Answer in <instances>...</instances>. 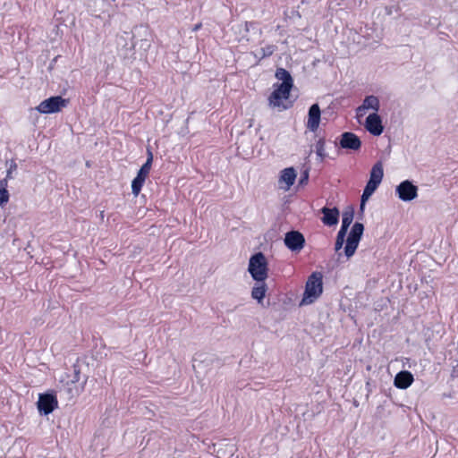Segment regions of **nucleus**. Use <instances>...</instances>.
Here are the masks:
<instances>
[{"mask_svg": "<svg viewBox=\"0 0 458 458\" xmlns=\"http://www.w3.org/2000/svg\"><path fill=\"white\" fill-rule=\"evenodd\" d=\"M323 276L320 272H313L306 282L301 305L313 303L323 293Z\"/></svg>", "mask_w": 458, "mask_h": 458, "instance_id": "1", "label": "nucleus"}, {"mask_svg": "<svg viewBox=\"0 0 458 458\" xmlns=\"http://www.w3.org/2000/svg\"><path fill=\"white\" fill-rule=\"evenodd\" d=\"M248 272L257 283L263 282L267 278L268 263L263 252H256L250 258Z\"/></svg>", "mask_w": 458, "mask_h": 458, "instance_id": "2", "label": "nucleus"}, {"mask_svg": "<svg viewBox=\"0 0 458 458\" xmlns=\"http://www.w3.org/2000/svg\"><path fill=\"white\" fill-rule=\"evenodd\" d=\"M292 87L280 85L277 83L274 84V90L268 98V105L271 107H278L283 110H286L292 106V103L284 104L283 100H287L290 98Z\"/></svg>", "mask_w": 458, "mask_h": 458, "instance_id": "3", "label": "nucleus"}, {"mask_svg": "<svg viewBox=\"0 0 458 458\" xmlns=\"http://www.w3.org/2000/svg\"><path fill=\"white\" fill-rule=\"evenodd\" d=\"M364 233V225L360 222H355L351 228L344 247V255L347 259L352 257L359 246Z\"/></svg>", "mask_w": 458, "mask_h": 458, "instance_id": "4", "label": "nucleus"}, {"mask_svg": "<svg viewBox=\"0 0 458 458\" xmlns=\"http://www.w3.org/2000/svg\"><path fill=\"white\" fill-rule=\"evenodd\" d=\"M58 401L54 391H47L38 394L37 407L40 415L47 416L57 408Z\"/></svg>", "mask_w": 458, "mask_h": 458, "instance_id": "5", "label": "nucleus"}, {"mask_svg": "<svg viewBox=\"0 0 458 458\" xmlns=\"http://www.w3.org/2000/svg\"><path fill=\"white\" fill-rule=\"evenodd\" d=\"M68 103L69 99L63 98L61 96H54L43 100L36 109L41 114H54L61 111Z\"/></svg>", "mask_w": 458, "mask_h": 458, "instance_id": "6", "label": "nucleus"}, {"mask_svg": "<svg viewBox=\"0 0 458 458\" xmlns=\"http://www.w3.org/2000/svg\"><path fill=\"white\" fill-rule=\"evenodd\" d=\"M395 194L404 202L411 201L418 196V186L410 180H404L396 186Z\"/></svg>", "mask_w": 458, "mask_h": 458, "instance_id": "7", "label": "nucleus"}, {"mask_svg": "<svg viewBox=\"0 0 458 458\" xmlns=\"http://www.w3.org/2000/svg\"><path fill=\"white\" fill-rule=\"evenodd\" d=\"M361 144L360 137L352 131L343 132L338 138V142H335V145L339 146L341 148L352 151L360 150Z\"/></svg>", "mask_w": 458, "mask_h": 458, "instance_id": "8", "label": "nucleus"}, {"mask_svg": "<svg viewBox=\"0 0 458 458\" xmlns=\"http://www.w3.org/2000/svg\"><path fill=\"white\" fill-rule=\"evenodd\" d=\"M284 242L291 251L298 252L303 249L305 245V238L301 232L297 230H291L285 233Z\"/></svg>", "mask_w": 458, "mask_h": 458, "instance_id": "9", "label": "nucleus"}, {"mask_svg": "<svg viewBox=\"0 0 458 458\" xmlns=\"http://www.w3.org/2000/svg\"><path fill=\"white\" fill-rule=\"evenodd\" d=\"M364 126L373 136H379L384 131L382 118L377 113L369 114L366 117Z\"/></svg>", "mask_w": 458, "mask_h": 458, "instance_id": "10", "label": "nucleus"}, {"mask_svg": "<svg viewBox=\"0 0 458 458\" xmlns=\"http://www.w3.org/2000/svg\"><path fill=\"white\" fill-rule=\"evenodd\" d=\"M321 110L318 103L311 105L308 112L307 128L310 131H316L319 126Z\"/></svg>", "mask_w": 458, "mask_h": 458, "instance_id": "11", "label": "nucleus"}, {"mask_svg": "<svg viewBox=\"0 0 458 458\" xmlns=\"http://www.w3.org/2000/svg\"><path fill=\"white\" fill-rule=\"evenodd\" d=\"M320 212L323 215L321 221L325 225L334 226L338 224L340 211L336 207L328 208L325 206L320 209Z\"/></svg>", "mask_w": 458, "mask_h": 458, "instance_id": "12", "label": "nucleus"}, {"mask_svg": "<svg viewBox=\"0 0 458 458\" xmlns=\"http://www.w3.org/2000/svg\"><path fill=\"white\" fill-rule=\"evenodd\" d=\"M413 380L414 377L411 371L402 370L395 375L394 386L399 389H406L412 384Z\"/></svg>", "mask_w": 458, "mask_h": 458, "instance_id": "13", "label": "nucleus"}, {"mask_svg": "<svg viewBox=\"0 0 458 458\" xmlns=\"http://www.w3.org/2000/svg\"><path fill=\"white\" fill-rule=\"evenodd\" d=\"M275 77L281 81L278 82L280 85L293 87V79L289 71L284 68L279 67L276 70Z\"/></svg>", "mask_w": 458, "mask_h": 458, "instance_id": "14", "label": "nucleus"}, {"mask_svg": "<svg viewBox=\"0 0 458 458\" xmlns=\"http://www.w3.org/2000/svg\"><path fill=\"white\" fill-rule=\"evenodd\" d=\"M297 174L293 167H287L281 171L280 182L286 184V189L293 185Z\"/></svg>", "mask_w": 458, "mask_h": 458, "instance_id": "15", "label": "nucleus"}, {"mask_svg": "<svg viewBox=\"0 0 458 458\" xmlns=\"http://www.w3.org/2000/svg\"><path fill=\"white\" fill-rule=\"evenodd\" d=\"M384 176L383 165L380 161H377L371 168L369 173V181L380 184Z\"/></svg>", "mask_w": 458, "mask_h": 458, "instance_id": "16", "label": "nucleus"}, {"mask_svg": "<svg viewBox=\"0 0 458 458\" xmlns=\"http://www.w3.org/2000/svg\"><path fill=\"white\" fill-rule=\"evenodd\" d=\"M379 107H380V103H379L378 98L374 95H370V96H367L364 98L363 103L360 106H359L358 111H360L362 109L363 110L372 109L375 111L374 113H377L379 110Z\"/></svg>", "mask_w": 458, "mask_h": 458, "instance_id": "17", "label": "nucleus"}, {"mask_svg": "<svg viewBox=\"0 0 458 458\" xmlns=\"http://www.w3.org/2000/svg\"><path fill=\"white\" fill-rule=\"evenodd\" d=\"M267 290V286L265 281L257 283L251 290V297L256 300L258 303H262L266 296Z\"/></svg>", "mask_w": 458, "mask_h": 458, "instance_id": "18", "label": "nucleus"}, {"mask_svg": "<svg viewBox=\"0 0 458 458\" xmlns=\"http://www.w3.org/2000/svg\"><path fill=\"white\" fill-rule=\"evenodd\" d=\"M354 216V208L348 206L342 215V226L350 227Z\"/></svg>", "mask_w": 458, "mask_h": 458, "instance_id": "19", "label": "nucleus"}, {"mask_svg": "<svg viewBox=\"0 0 458 458\" xmlns=\"http://www.w3.org/2000/svg\"><path fill=\"white\" fill-rule=\"evenodd\" d=\"M276 50V46L275 45H267L264 47H261L259 50V54L255 55L256 57H258L259 60L264 59L266 57L271 56L274 52Z\"/></svg>", "mask_w": 458, "mask_h": 458, "instance_id": "20", "label": "nucleus"}, {"mask_svg": "<svg viewBox=\"0 0 458 458\" xmlns=\"http://www.w3.org/2000/svg\"><path fill=\"white\" fill-rule=\"evenodd\" d=\"M5 187L6 178L0 181V206H3L9 201L10 195Z\"/></svg>", "mask_w": 458, "mask_h": 458, "instance_id": "21", "label": "nucleus"}, {"mask_svg": "<svg viewBox=\"0 0 458 458\" xmlns=\"http://www.w3.org/2000/svg\"><path fill=\"white\" fill-rule=\"evenodd\" d=\"M153 163V153L149 148H147V160L146 162L141 165L140 170L142 172H145L146 174H149V171L151 169V165Z\"/></svg>", "mask_w": 458, "mask_h": 458, "instance_id": "22", "label": "nucleus"}, {"mask_svg": "<svg viewBox=\"0 0 458 458\" xmlns=\"http://www.w3.org/2000/svg\"><path fill=\"white\" fill-rule=\"evenodd\" d=\"M325 143L326 141L324 138H320L316 143V153L321 161H323L327 157L325 152Z\"/></svg>", "mask_w": 458, "mask_h": 458, "instance_id": "23", "label": "nucleus"}, {"mask_svg": "<svg viewBox=\"0 0 458 458\" xmlns=\"http://www.w3.org/2000/svg\"><path fill=\"white\" fill-rule=\"evenodd\" d=\"M144 182L135 177L131 182V192L134 196H138L142 189Z\"/></svg>", "mask_w": 458, "mask_h": 458, "instance_id": "24", "label": "nucleus"}, {"mask_svg": "<svg viewBox=\"0 0 458 458\" xmlns=\"http://www.w3.org/2000/svg\"><path fill=\"white\" fill-rule=\"evenodd\" d=\"M81 380V369L77 365L73 366V371L72 375L71 376V378L69 379L67 385H74L76 383H79Z\"/></svg>", "mask_w": 458, "mask_h": 458, "instance_id": "25", "label": "nucleus"}, {"mask_svg": "<svg viewBox=\"0 0 458 458\" xmlns=\"http://www.w3.org/2000/svg\"><path fill=\"white\" fill-rule=\"evenodd\" d=\"M143 30L145 33H147V32H148L147 28H146V27H143V26H140V27L136 26V27L134 28V32H132V34H131V33H129V32H124V35H125L126 37H131V48H134V47H135V46H136V44H137V42H135V41H134V38H135L136 33H139V30Z\"/></svg>", "mask_w": 458, "mask_h": 458, "instance_id": "26", "label": "nucleus"}, {"mask_svg": "<svg viewBox=\"0 0 458 458\" xmlns=\"http://www.w3.org/2000/svg\"><path fill=\"white\" fill-rule=\"evenodd\" d=\"M87 378H85L81 383V386H75L74 389L71 386L68 387V392L72 394V395H78L81 391L83 390L84 385L86 384Z\"/></svg>", "mask_w": 458, "mask_h": 458, "instance_id": "27", "label": "nucleus"}, {"mask_svg": "<svg viewBox=\"0 0 458 458\" xmlns=\"http://www.w3.org/2000/svg\"><path fill=\"white\" fill-rule=\"evenodd\" d=\"M309 182V169H305L301 172L300 179H299V185H305Z\"/></svg>", "mask_w": 458, "mask_h": 458, "instance_id": "28", "label": "nucleus"}, {"mask_svg": "<svg viewBox=\"0 0 458 458\" xmlns=\"http://www.w3.org/2000/svg\"><path fill=\"white\" fill-rule=\"evenodd\" d=\"M400 7L398 5H391L386 6L385 11L387 15H393L394 13H397L399 15Z\"/></svg>", "mask_w": 458, "mask_h": 458, "instance_id": "29", "label": "nucleus"}, {"mask_svg": "<svg viewBox=\"0 0 458 458\" xmlns=\"http://www.w3.org/2000/svg\"><path fill=\"white\" fill-rule=\"evenodd\" d=\"M378 186H379V184H377L375 182H371L368 181L364 189L373 194L376 191V190L378 188Z\"/></svg>", "mask_w": 458, "mask_h": 458, "instance_id": "30", "label": "nucleus"}, {"mask_svg": "<svg viewBox=\"0 0 458 458\" xmlns=\"http://www.w3.org/2000/svg\"><path fill=\"white\" fill-rule=\"evenodd\" d=\"M17 165L13 159H12L9 163V167L7 169L6 178H12V173L13 170H16Z\"/></svg>", "mask_w": 458, "mask_h": 458, "instance_id": "31", "label": "nucleus"}, {"mask_svg": "<svg viewBox=\"0 0 458 458\" xmlns=\"http://www.w3.org/2000/svg\"><path fill=\"white\" fill-rule=\"evenodd\" d=\"M348 229H349L348 227H344V226L341 225L340 230L338 231L336 237L345 240Z\"/></svg>", "mask_w": 458, "mask_h": 458, "instance_id": "32", "label": "nucleus"}, {"mask_svg": "<svg viewBox=\"0 0 458 458\" xmlns=\"http://www.w3.org/2000/svg\"><path fill=\"white\" fill-rule=\"evenodd\" d=\"M345 240L336 237L335 243V250L339 251L344 243Z\"/></svg>", "mask_w": 458, "mask_h": 458, "instance_id": "33", "label": "nucleus"}, {"mask_svg": "<svg viewBox=\"0 0 458 458\" xmlns=\"http://www.w3.org/2000/svg\"><path fill=\"white\" fill-rule=\"evenodd\" d=\"M372 193H370L369 191H368L367 190L363 189V192L361 194V197H360V200L363 201H368V199L371 197Z\"/></svg>", "mask_w": 458, "mask_h": 458, "instance_id": "34", "label": "nucleus"}, {"mask_svg": "<svg viewBox=\"0 0 458 458\" xmlns=\"http://www.w3.org/2000/svg\"><path fill=\"white\" fill-rule=\"evenodd\" d=\"M140 47H143L145 50L148 49L150 47V41L148 38L140 39Z\"/></svg>", "mask_w": 458, "mask_h": 458, "instance_id": "35", "label": "nucleus"}, {"mask_svg": "<svg viewBox=\"0 0 458 458\" xmlns=\"http://www.w3.org/2000/svg\"><path fill=\"white\" fill-rule=\"evenodd\" d=\"M148 174H146L145 172H142L141 170H139L138 173H137V175L136 177L142 180L144 182L146 181V178L148 177Z\"/></svg>", "mask_w": 458, "mask_h": 458, "instance_id": "36", "label": "nucleus"}, {"mask_svg": "<svg viewBox=\"0 0 458 458\" xmlns=\"http://www.w3.org/2000/svg\"><path fill=\"white\" fill-rule=\"evenodd\" d=\"M148 174H146L145 172H142L141 170H139L138 173H137V175L136 177L142 180L144 182L146 181V178L148 177Z\"/></svg>", "mask_w": 458, "mask_h": 458, "instance_id": "37", "label": "nucleus"}, {"mask_svg": "<svg viewBox=\"0 0 458 458\" xmlns=\"http://www.w3.org/2000/svg\"><path fill=\"white\" fill-rule=\"evenodd\" d=\"M60 57V55L55 56L49 64L48 70L54 69V66L57 61V59Z\"/></svg>", "mask_w": 458, "mask_h": 458, "instance_id": "38", "label": "nucleus"}, {"mask_svg": "<svg viewBox=\"0 0 458 458\" xmlns=\"http://www.w3.org/2000/svg\"><path fill=\"white\" fill-rule=\"evenodd\" d=\"M365 205H366V201L362 202V200H360V215H362L363 212H364Z\"/></svg>", "mask_w": 458, "mask_h": 458, "instance_id": "39", "label": "nucleus"}, {"mask_svg": "<svg viewBox=\"0 0 458 458\" xmlns=\"http://www.w3.org/2000/svg\"><path fill=\"white\" fill-rule=\"evenodd\" d=\"M252 25H253V23H252V22H248V21H247V22H245L246 30H249L250 26H252Z\"/></svg>", "mask_w": 458, "mask_h": 458, "instance_id": "40", "label": "nucleus"}, {"mask_svg": "<svg viewBox=\"0 0 458 458\" xmlns=\"http://www.w3.org/2000/svg\"><path fill=\"white\" fill-rule=\"evenodd\" d=\"M458 375V369H456L455 368L453 369V372H452V376L453 377H455Z\"/></svg>", "mask_w": 458, "mask_h": 458, "instance_id": "41", "label": "nucleus"}, {"mask_svg": "<svg viewBox=\"0 0 458 458\" xmlns=\"http://www.w3.org/2000/svg\"><path fill=\"white\" fill-rule=\"evenodd\" d=\"M201 24H198L194 27V30H197L199 28H200Z\"/></svg>", "mask_w": 458, "mask_h": 458, "instance_id": "42", "label": "nucleus"}]
</instances>
